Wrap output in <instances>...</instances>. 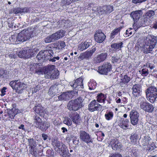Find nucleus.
Instances as JSON below:
<instances>
[{"label": "nucleus", "instance_id": "nucleus-1", "mask_svg": "<svg viewBox=\"0 0 157 157\" xmlns=\"http://www.w3.org/2000/svg\"><path fill=\"white\" fill-rule=\"evenodd\" d=\"M36 58L41 62L49 60L50 61L55 62L56 59L58 60L59 59V56H55L53 51L52 49L40 51L37 55Z\"/></svg>", "mask_w": 157, "mask_h": 157}, {"label": "nucleus", "instance_id": "nucleus-2", "mask_svg": "<svg viewBox=\"0 0 157 157\" xmlns=\"http://www.w3.org/2000/svg\"><path fill=\"white\" fill-rule=\"evenodd\" d=\"M145 44L142 47V51L145 54L151 53L156 43V38L154 36H148L144 40Z\"/></svg>", "mask_w": 157, "mask_h": 157}, {"label": "nucleus", "instance_id": "nucleus-3", "mask_svg": "<svg viewBox=\"0 0 157 157\" xmlns=\"http://www.w3.org/2000/svg\"><path fill=\"white\" fill-rule=\"evenodd\" d=\"M84 99L79 97L74 100L70 101L67 105V108L70 111H76L83 106Z\"/></svg>", "mask_w": 157, "mask_h": 157}, {"label": "nucleus", "instance_id": "nucleus-4", "mask_svg": "<svg viewBox=\"0 0 157 157\" xmlns=\"http://www.w3.org/2000/svg\"><path fill=\"white\" fill-rule=\"evenodd\" d=\"M34 29L28 28L23 30L17 35V39L18 42H24L29 39L33 36Z\"/></svg>", "mask_w": 157, "mask_h": 157}, {"label": "nucleus", "instance_id": "nucleus-5", "mask_svg": "<svg viewBox=\"0 0 157 157\" xmlns=\"http://www.w3.org/2000/svg\"><path fill=\"white\" fill-rule=\"evenodd\" d=\"M147 99L151 103H153L157 98V89L154 86L149 87L145 91Z\"/></svg>", "mask_w": 157, "mask_h": 157}, {"label": "nucleus", "instance_id": "nucleus-6", "mask_svg": "<svg viewBox=\"0 0 157 157\" xmlns=\"http://www.w3.org/2000/svg\"><path fill=\"white\" fill-rule=\"evenodd\" d=\"M65 33L63 30H60L48 36L45 38L44 41L46 43L54 42L64 36Z\"/></svg>", "mask_w": 157, "mask_h": 157}, {"label": "nucleus", "instance_id": "nucleus-7", "mask_svg": "<svg viewBox=\"0 0 157 157\" xmlns=\"http://www.w3.org/2000/svg\"><path fill=\"white\" fill-rule=\"evenodd\" d=\"M9 84L13 89L18 91L23 90L27 87L26 84L21 82L18 80L11 81L10 82Z\"/></svg>", "mask_w": 157, "mask_h": 157}, {"label": "nucleus", "instance_id": "nucleus-8", "mask_svg": "<svg viewBox=\"0 0 157 157\" xmlns=\"http://www.w3.org/2000/svg\"><path fill=\"white\" fill-rule=\"evenodd\" d=\"M139 100L141 101L140 104V107L144 110L148 112H152L154 110V108L152 104L145 101V99L144 98H140Z\"/></svg>", "mask_w": 157, "mask_h": 157}, {"label": "nucleus", "instance_id": "nucleus-9", "mask_svg": "<svg viewBox=\"0 0 157 157\" xmlns=\"http://www.w3.org/2000/svg\"><path fill=\"white\" fill-rule=\"evenodd\" d=\"M111 64L108 62L105 63L101 66L98 68V71L101 74H105L108 73L111 70Z\"/></svg>", "mask_w": 157, "mask_h": 157}, {"label": "nucleus", "instance_id": "nucleus-10", "mask_svg": "<svg viewBox=\"0 0 157 157\" xmlns=\"http://www.w3.org/2000/svg\"><path fill=\"white\" fill-rule=\"evenodd\" d=\"M155 15V11L152 10H149L146 12L144 18V24L148 25L150 24L154 17Z\"/></svg>", "mask_w": 157, "mask_h": 157}, {"label": "nucleus", "instance_id": "nucleus-11", "mask_svg": "<svg viewBox=\"0 0 157 157\" xmlns=\"http://www.w3.org/2000/svg\"><path fill=\"white\" fill-rule=\"evenodd\" d=\"M83 79L81 78H79L75 80L74 83L73 82H71L69 85L72 88L76 90H81L83 88V84L82 83Z\"/></svg>", "mask_w": 157, "mask_h": 157}, {"label": "nucleus", "instance_id": "nucleus-12", "mask_svg": "<svg viewBox=\"0 0 157 157\" xmlns=\"http://www.w3.org/2000/svg\"><path fill=\"white\" fill-rule=\"evenodd\" d=\"M139 113L135 110H132L130 113L129 116L131 124L134 125H136L139 121Z\"/></svg>", "mask_w": 157, "mask_h": 157}, {"label": "nucleus", "instance_id": "nucleus-13", "mask_svg": "<svg viewBox=\"0 0 157 157\" xmlns=\"http://www.w3.org/2000/svg\"><path fill=\"white\" fill-rule=\"evenodd\" d=\"M101 106V105L98 103L95 100H94L89 104L88 109L91 112L98 110Z\"/></svg>", "mask_w": 157, "mask_h": 157}, {"label": "nucleus", "instance_id": "nucleus-14", "mask_svg": "<svg viewBox=\"0 0 157 157\" xmlns=\"http://www.w3.org/2000/svg\"><path fill=\"white\" fill-rule=\"evenodd\" d=\"M109 144L114 150H119L122 147V144L116 139H111Z\"/></svg>", "mask_w": 157, "mask_h": 157}, {"label": "nucleus", "instance_id": "nucleus-15", "mask_svg": "<svg viewBox=\"0 0 157 157\" xmlns=\"http://www.w3.org/2000/svg\"><path fill=\"white\" fill-rule=\"evenodd\" d=\"M94 37L96 42L100 43L104 41L106 36L101 30H98L95 33Z\"/></svg>", "mask_w": 157, "mask_h": 157}, {"label": "nucleus", "instance_id": "nucleus-16", "mask_svg": "<svg viewBox=\"0 0 157 157\" xmlns=\"http://www.w3.org/2000/svg\"><path fill=\"white\" fill-rule=\"evenodd\" d=\"M80 139L83 142L88 143L91 142L89 135L84 131H81L79 133Z\"/></svg>", "mask_w": 157, "mask_h": 157}, {"label": "nucleus", "instance_id": "nucleus-17", "mask_svg": "<svg viewBox=\"0 0 157 157\" xmlns=\"http://www.w3.org/2000/svg\"><path fill=\"white\" fill-rule=\"evenodd\" d=\"M60 85H54L51 86L49 88L48 92V94L49 95L52 97L54 96L55 94H56L60 92L59 90V87Z\"/></svg>", "mask_w": 157, "mask_h": 157}, {"label": "nucleus", "instance_id": "nucleus-18", "mask_svg": "<svg viewBox=\"0 0 157 157\" xmlns=\"http://www.w3.org/2000/svg\"><path fill=\"white\" fill-rule=\"evenodd\" d=\"M132 94L135 97L140 96L141 92V88L139 85H135L133 86L132 88Z\"/></svg>", "mask_w": 157, "mask_h": 157}, {"label": "nucleus", "instance_id": "nucleus-19", "mask_svg": "<svg viewBox=\"0 0 157 157\" xmlns=\"http://www.w3.org/2000/svg\"><path fill=\"white\" fill-rule=\"evenodd\" d=\"M72 93H73L72 91L63 93L58 97L59 100L66 101L69 100L72 97Z\"/></svg>", "mask_w": 157, "mask_h": 157}, {"label": "nucleus", "instance_id": "nucleus-20", "mask_svg": "<svg viewBox=\"0 0 157 157\" xmlns=\"http://www.w3.org/2000/svg\"><path fill=\"white\" fill-rule=\"evenodd\" d=\"M69 117L74 123L78 124L80 123V117L79 114L77 113H70Z\"/></svg>", "mask_w": 157, "mask_h": 157}, {"label": "nucleus", "instance_id": "nucleus-21", "mask_svg": "<svg viewBox=\"0 0 157 157\" xmlns=\"http://www.w3.org/2000/svg\"><path fill=\"white\" fill-rule=\"evenodd\" d=\"M100 9L101 14H109L113 10V6L110 5L104 6Z\"/></svg>", "mask_w": 157, "mask_h": 157}, {"label": "nucleus", "instance_id": "nucleus-22", "mask_svg": "<svg viewBox=\"0 0 157 157\" xmlns=\"http://www.w3.org/2000/svg\"><path fill=\"white\" fill-rule=\"evenodd\" d=\"M142 14V10H138L132 12L130 15L134 21H137L140 19Z\"/></svg>", "mask_w": 157, "mask_h": 157}, {"label": "nucleus", "instance_id": "nucleus-23", "mask_svg": "<svg viewBox=\"0 0 157 157\" xmlns=\"http://www.w3.org/2000/svg\"><path fill=\"white\" fill-rule=\"evenodd\" d=\"M129 120L127 119H121L118 122L119 125L124 129L128 128Z\"/></svg>", "mask_w": 157, "mask_h": 157}, {"label": "nucleus", "instance_id": "nucleus-24", "mask_svg": "<svg viewBox=\"0 0 157 157\" xmlns=\"http://www.w3.org/2000/svg\"><path fill=\"white\" fill-rule=\"evenodd\" d=\"M107 54L106 53H102L98 55L94 59V61L96 63H98L103 61L106 59Z\"/></svg>", "mask_w": 157, "mask_h": 157}, {"label": "nucleus", "instance_id": "nucleus-25", "mask_svg": "<svg viewBox=\"0 0 157 157\" xmlns=\"http://www.w3.org/2000/svg\"><path fill=\"white\" fill-rule=\"evenodd\" d=\"M130 80V78L127 75H124L121 78L120 84L121 86H125Z\"/></svg>", "mask_w": 157, "mask_h": 157}, {"label": "nucleus", "instance_id": "nucleus-26", "mask_svg": "<svg viewBox=\"0 0 157 157\" xmlns=\"http://www.w3.org/2000/svg\"><path fill=\"white\" fill-rule=\"evenodd\" d=\"M56 146L58 148L61 149V151L62 154H63L68 153V151L64 144L60 142H58L56 144Z\"/></svg>", "mask_w": 157, "mask_h": 157}, {"label": "nucleus", "instance_id": "nucleus-27", "mask_svg": "<svg viewBox=\"0 0 157 157\" xmlns=\"http://www.w3.org/2000/svg\"><path fill=\"white\" fill-rule=\"evenodd\" d=\"M123 43L122 42L114 43L111 44V47L113 51H118L121 50V48L123 47Z\"/></svg>", "mask_w": 157, "mask_h": 157}, {"label": "nucleus", "instance_id": "nucleus-28", "mask_svg": "<svg viewBox=\"0 0 157 157\" xmlns=\"http://www.w3.org/2000/svg\"><path fill=\"white\" fill-rule=\"evenodd\" d=\"M50 123L48 122L44 121L41 124L39 128L43 131H45L50 126Z\"/></svg>", "mask_w": 157, "mask_h": 157}, {"label": "nucleus", "instance_id": "nucleus-29", "mask_svg": "<svg viewBox=\"0 0 157 157\" xmlns=\"http://www.w3.org/2000/svg\"><path fill=\"white\" fill-rule=\"evenodd\" d=\"M34 124L35 127L39 128L42 123V120L40 117L37 116L35 115L34 118Z\"/></svg>", "mask_w": 157, "mask_h": 157}, {"label": "nucleus", "instance_id": "nucleus-30", "mask_svg": "<svg viewBox=\"0 0 157 157\" xmlns=\"http://www.w3.org/2000/svg\"><path fill=\"white\" fill-rule=\"evenodd\" d=\"M138 134L136 133L132 134L130 137V142L132 144H136L137 140H138Z\"/></svg>", "mask_w": 157, "mask_h": 157}, {"label": "nucleus", "instance_id": "nucleus-31", "mask_svg": "<svg viewBox=\"0 0 157 157\" xmlns=\"http://www.w3.org/2000/svg\"><path fill=\"white\" fill-rule=\"evenodd\" d=\"M151 140V138L148 136H145L141 139L142 145L144 146H147Z\"/></svg>", "mask_w": 157, "mask_h": 157}, {"label": "nucleus", "instance_id": "nucleus-32", "mask_svg": "<svg viewBox=\"0 0 157 157\" xmlns=\"http://www.w3.org/2000/svg\"><path fill=\"white\" fill-rule=\"evenodd\" d=\"M34 109L36 113L40 115L41 114V113L44 111V108L40 104L35 106Z\"/></svg>", "mask_w": 157, "mask_h": 157}, {"label": "nucleus", "instance_id": "nucleus-33", "mask_svg": "<svg viewBox=\"0 0 157 157\" xmlns=\"http://www.w3.org/2000/svg\"><path fill=\"white\" fill-rule=\"evenodd\" d=\"M106 98V97L105 96L104 94L101 93L97 97V100L98 102L104 103Z\"/></svg>", "mask_w": 157, "mask_h": 157}, {"label": "nucleus", "instance_id": "nucleus-34", "mask_svg": "<svg viewBox=\"0 0 157 157\" xmlns=\"http://www.w3.org/2000/svg\"><path fill=\"white\" fill-rule=\"evenodd\" d=\"M29 145L30 146L31 151H34V148L36 147V142L33 139H30L28 140Z\"/></svg>", "mask_w": 157, "mask_h": 157}, {"label": "nucleus", "instance_id": "nucleus-35", "mask_svg": "<svg viewBox=\"0 0 157 157\" xmlns=\"http://www.w3.org/2000/svg\"><path fill=\"white\" fill-rule=\"evenodd\" d=\"M96 49V48H94L93 49L88 51H87L84 52L86 59H88L95 52Z\"/></svg>", "mask_w": 157, "mask_h": 157}, {"label": "nucleus", "instance_id": "nucleus-36", "mask_svg": "<svg viewBox=\"0 0 157 157\" xmlns=\"http://www.w3.org/2000/svg\"><path fill=\"white\" fill-rule=\"evenodd\" d=\"M25 58H29L32 56L34 53L33 52V50L32 49H28L27 50H25Z\"/></svg>", "mask_w": 157, "mask_h": 157}, {"label": "nucleus", "instance_id": "nucleus-37", "mask_svg": "<svg viewBox=\"0 0 157 157\" xmlns=\"http://www.w3.org/2000/svg\"><path fill=\"white\" fill-rule=\"evenodd\" d=\"M59 75V71L57 70H55V71H53V72H52L51 74L52 79H53L57 78Z\"/></svg>", "mask_w": 157, "mask_h": 157}, {"label": "nucleus", "instance_id": "nucleus-38", "mask_svg": "<svg viewBox=\"0 0 157 157\" xmlns=\"http://www.w3.org/2000/svg\"><path fill=\"white\" fill-rule=\"evenodd\" d=\"M120 29L121 28H118L113 30L111 34V38L112 39L113 38L115 35L118 34L119 33Z\"/></svg>", "mask_w": 157, "mask_h": 157}, {"label": "nucleus", "instance_id": "nucleus-39", "mask_svg": "<svg viewBox=\"0 0 157 157\" xmlns=\"http://www.w3.org/2000/svg\"><path fill=\"white\" fill-rule=\"evenodd\" d=\"M9 39L13 43H18L17 42L18 41L17 39V35H12L9 38Z\"/></svg>", "mask_w": 157, "mask_h": 157}, {"label": "nucleus", "instance_id": "nucleus-40", "mask_svg": "<svg viewBox=\"0 0 157 157\" xmlns=\"http://www.w3.org/2000/svg\"><path fill=\"white\" fill-rule=\"evenodd\" d=\"M97 83L95 82L90 81L88 84L89 89L90 90L94 89L96 87Z\"/></svg>", "mask_w": 157, "mask_h": 157}, {"label": "nucleus", "instance_id": "nucleus-41", "mask_svg": "<svg viewBox=\"0 0 157 157\" xmlns=\"http://www.w3.org/2000/svg\"><path fill=\"white\" fill-rule=\"evenodd\" d=\"M148 147L147 149L149 150V151H151L156 148V147L154 143L152 142L151 143V144H148L147 145Z\"/></svg>", "mask_w": 157, "mask_h": 157}, {"label": "nucleus", "instance_id": "nucleus-42", "mask_svg": "<svg viewBox=\"0 0 157 157\" xmlns=\"http://www.w3.org/2000/svg\"><path fill=\"white\" fill-rule=\"evenodd\" d=\"M65 45H66L64 42L63 41H60L58 43L56 47V48L61 49L64 48Z\"/></svg>", "mask_w": 157, "mask_h": 157}, {"label": "nucleus", "instance_id": "nucleus-43", "mask_svg": "<svg viewBox=\"0 0 157 157\" xmlns=\"http://www.w3.org/2000/svg\"><path fill=\"white\" fill-rule=\"evenodd\" d=\"M38 64L36 63H34L33 64H31L30 65L29 67L30 68V70L31 71H34L35 72H36L37 70V68L38 67Z\"/></svg>", "mask_w": 157, "mask_h": 157}, {"label": "nucleus", "instance_id": "nucleus-44", "mask_svg": "<svg viewBox=\"0 0 157 157\" xmlns=\"http://www.w3.org/2000/svg\"><path fill=\"white\" fill-rule=\"evenodd\" d=\"M63 122L64 124L68 126H70L72 124L71 121L69 118L68 117H65L64 118Z\"/></svg>", "mask_w": 157, "mask_h": 157}, {"label": "nucleus", "instance_id": "nucleus-45", "mask_svg": "<svg viewBox=\"0 0 157 157\" xmlns=\"http://www.w3.org/2000/svg\"><path fill=\"white\" fill-rule=\"evenodd\" d=\"M105 119L107 120H111L113 117V113L112 112H109L105 114Z\"/></svg>", "mask_w": 157, "mask_h": 157}, {"label": "nucleus", "instance_id": "nucleus-46", "mask_svg": "<svg viewBox=\"0 0 157 157\" xmlns=\"http://www.w3.org/2000/svg\"><path fill=\"white\" fill-rule=\"evenodd\" d=\"M33 8L25 7L22 8V13H30L33 12Z\"/></svg>", "mask_w": 157, "mask_h": 157}, {"label": "nucleus", "instance_id": "nucleus-47", "mask_svg": "<svg viewBox=\"0 0 157 157\" xmlns=\"http://www.w3.org/2000/svg\"><path fill=\"white\" fill-rule=\"evenodd\" d=\"M140 71H141V74L143 76H146L149 74L148 70L147 68L143 69L141 71H139L140 72Z\"/></svg>", "mask_w": 157, "mask_h": 157}, {"label": "nucleus", "instance_id": "nucleus-48", "mask_svg": "<svg viewBox=\"0 0 157 157\" xmlns=\"http://www.w3.org/2000/svg\"><path fill=\"white\" fill-rule=\"evenodd\" d=\"M65 20H60L57 22V26H55L56 27L59 28L60 27H63L65 26Z\"/></svg>", "mask_w": 157, "mask_h": 157}, {"label": "nucleus", "instance_id": "nucleus-49", "mask_svg": "<svg viewBox=\"0 0 157 157\" xmlns=\"http://www.w3.org/2000/svg\"><path fill=\"white\" fill-rule=\"evenodd\" d=\"M25 50H21L18 53V56L21 58H25Z\"/></svg>", "mask_w": 157, "mask_h": 157}, {"label": "nucleus", "instance_id": "nucleus-50", "mask_svg": "<svg viewBox=\"0 0 157 157\" xmlns=\"http://www.w3.org/2000/svg\"><path fill=\"white\" fill-rule=\"evenodd\" d=\"M52 72L47 70H46L44 72L45 77L46 78H51L52 79L51 77V74Z\"/></svg>", "mask_w": 157, "mask_h": 157}, {"label": "nucleus", "instance_id": "nucleus-51", "mask_svg": "<svg viewBox=\"0 0 157 157\" xmlns=\"http://www.w3.org/2000/svg\"><path fill=\"white\" fill-rule=\"evenodd\" d=\"M55 70H57L55 68V66L54 65H49L46 70L50 71L51 72L55 71Z\"/></svg>", "mask_w": 157, "mask_h": 157}, {"label": "nucleus", "instance_id": "nucleus-52", "mask_svg": "<svg viewBox=\"0 0 157 157\" xmlns=\"http://www.w3.org/2000/svg\"><path fill=\"white\" fill-rule=\"evenodd\" d=\"M78 0H63L62 2L65 5H69L73 2H75Z\"/></svg>", "mask_w": 157, "mask_h": 157}, {"label": "nucleus", "instance_id": "nucleus-53", "mask_svg": "<svg viewBox=\"0 0 157 157\" xmlns=\"http://www.w3.org/2000/svg\"><path fill=\"white\" fill-rule=\"evenodd\" d=\"M109 157H122L121 155L119 153L111 154Z\"/></svg>", "mask_w": 157, "mask_h": 157}, {"label": "nucleus", "instance_id": "nucleus-54", "mask_svg": "<svg viewBox=\"0 0 157 157\" xmlns=\"http://www.w3.org/2000/svg\"><path fill=\"white\" fill-rule=\"evenodd\" d=\"M83 44H84V47L86 49L91 44V40H89L88 41H86L83 43Z\"/></svg>", "mask_w": 157, "mask_h": 157}, {"label": "nucleus", "instance_id": "nucleus-55", "mask_svg": "<svg viewBox=\"0 0 157 157\" xmlns=\"http://www.w3.org/2000/svg\"><path fill=\"white\" fill-rule=\"evenodd\" d=\"M85 49L86 48L84 47V44H83V43L79 44L77 48L78 50L80 51H82Z\"/></svg>", "mask_w": 157, "mask_h": 157}, {"label": "nucleus", "instance_id": "nucleus-56", "mask_svg": "<svg viewBox=\"0 0 157 157\" xmlns=\"http://www.w3.org/2000/svg\"><path fill=\"white\" fill-rule=\"evenodd\" d=\"M131 28H129L126 30L125 33L124 34V36L126 37L128 36L129 35H131L132 34V32L131 31Z\"/></svg>", "mask_w": 157, "mask_h": 157}, {"label": "nucleus", "instance_id": "nucleus-57", "mask_svg": "<svg viewBox=\"0 0 157 157\" xmlns=\"http://www.w3.org/2000/svg\"><path fill=\"white\" fill-rule=\"evenodd\" d=\"M14 12L16 14L18 13H21L22 12V8H17L14 10Z\"/></svg>", "mask_w": 157, "mask_h": 157}, {"label": "nucleus", "instance_id": "nucleus-58", "mask_svg": "<svg viewBox=\"0 0 157 157\" xmlns=\"http://www.w3.org/2000/svg\"><path fill=\"white\" fill-rule=\"evenodd\" d=\"M145 66L149 68L151 70L153 69L155 67V66L154 65L148 63H147L146 65H144V66Z\"/></svg>", "mask_w": 157, "mask_h": 157}, {"label": "nucleus", "instance_id": "nucleus-59", "mask_svg": "<svg viewBox=\"0 0 157 157\" xmlns=\"http://www.w3.org/2000/svg\"><path fill=\"white\" fill-rule=\"evenodd\" d=\"M84 59H86V57L85 56L84 53H81L80 56L78 57V59L80 60H83Z\"/></svg>", "mask_w": 157, "mask_h": 157}, {"label": "nucleus", "instance_id": "nucleus-60", "mask_svg": "<svg viewBox=\"0 0 157 157\" xmlns=\"http://www.w3.org/2000/svg\"><path fill=\"white\" fill-rule=\"evenodd\" d=\"M132 155L133 157H139V154L137 151H132Z\"/></svg>", "mask_w": 157, "mask_h": 157}, {"label": "nucleus", "instance_id": "nucleus-61", "mask_svg": "<svg viewBox=\"0 0 157 157\" xmlns=\"http://www.w3.org/2000/svg\"><path fill=\"white\" fill-rule=\"evenodd\" d=\"M147 0H132V2L135 4H137L145 2Z\"/></svg>", "mask_w": 157, "mask_h": 157}, {"label": "nucleus", "instance_id": "nucleus-62", "mask_svg": "<svg viewBox=\"0 0 157 157\" xmlns=\"http://www.w3.org/2000/svg\"><path fill=\"white\" fill-rule=\"evenodd\" d=\"M8 56L9 57V58L10 59H15L17 56L16 55L14 54L13 53H10V54H9Z\"/></svg>", "mask_w": 157, "mask_h": 157}, {"label": "nucleus", "instance_id": "nucleus-63", "mask_svg": "<svg viewBox=\"0 0 157 157\" xmlns=\"http://www.w3.org/2000/svg\"><path fill=\"white\" fill-rule=\"evenodd\" d=\"M9 118H11V119H13L14 118V117L15 116V115L10 110L9 112Z\"/></svg>", "mask_w": 157, "mask_h": 157}, {"label": "nucleus", "instance_id": "nucleus-64", "mask_svg": "<svg viewBox=\"0 0 157 157\" xmlns=\"http://www.w3.org/2000/svg\"><path fill=\"white\" fill-rule=\"evenodd\" d=\"M5 71L3 69H1L0 70V77H4L5 75Z\"/></svg>", "mask_w": 157, "mask_h": 157}]
</instances>
